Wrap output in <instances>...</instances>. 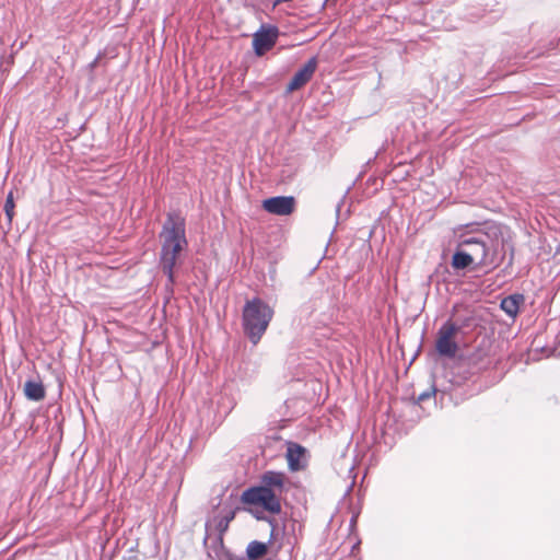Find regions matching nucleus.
<instances>
[{"mask_svg":"<svg viewBox=\"0 0 560 560\" xmlns=\"http://www.w3.org/2000/svg\"><path fill=\"white\" fill-rule=\"evenodd\" d=\"M317 65L318 62L316 57L308 59L307 62L292 77L287 85V91L293 92L303 88L313 78L317 69Z\"/></svg>","mask_w":560,"mask_h":560,"instance_id":"obj_9","label":"nucleus"},{"mask_svg":"<svg viewBox=\"0 0 560 560\" xmlns=\"http://www.w3.org/2000/svg\"><path fill=\"white\" fill-rule=\"evenodd\" d=\"M279 36V30L276 26H266L262 25L254 35H253V48L257 56L261 57L267 51L272 49L276 45Z\"/></svg>","mask_w":560,"mask_h":560,"instance_id":"obj_8","label":"nucleus"},{"mask_svg":"<svg viewBox=\"0 0 560 560\" xmlns=\"http://www.w3.org/2000/svg\"><path fill=\"white\" fill-rule=\"evenodd\" d=\"M253 508H248L247 511L257 520V521H265L267 522L270 527H271V530H270V538L271 539H276V529H277V526H278V523L277 521L273 518V517H270L268 515H266V512L260 506H255V505H252Z\"/></svg>","mask_w":560,"mask_h":560,"instance_id":"obj_17","label":"nucleus"},{"mask_svg":"<svg viewBox=\"0 0 560 560\" xmlns=\"http://www.w3.org/2000/svg\"><path fill=\"white\" fill-rule=\"evenodd\" d=\"M525 298L521 293L508 295L501 300V310L510 317L514 318L518 314L520 306L524 303Z\"/></svg>","mask_w":560,"mask_h":560,"instance_id":"obj_14","label":"nucleus"},{"mask_svg":"<svg viewBox=\"0 0 560 560\" xmlns=\"http://www.w3.org/2000/svg\"><path fill=\"white\" fill-rule=\"evenodd\" d=\"M287 476L284 472L267 470L259 477L257 485L245 489L241 501L246 505L260 506L269 514L281 513V495L287 492Z\"/></svg>","mask_w":560,"mask_h":560,"instance_id":"obj_1","label":"nucleus"},{"mask_svg":"<svg viewBox=\"0 0 560 560\" xmlns=\"http://www.w3.org/2000/svg\"><path fill=\"white\" fill-rule=\"evenodd\" d=\"M280 549H281V545H279V546L277 547L276 553H278V552L280 551Z\"/></svg>","mask_w":560,"mask_h":560,"instance_id":"obj_24","label":"nucleus"},{"mask_svg":"<svg viewBox=\"0 0 560 560\" xmlns=\"http://www.w3.org/2000/svg\"><path fill=\"white\" fill-rule=\"evenodd\" d=\"M463 327L464 324L458 325L451 319H447L441 325L435 339V351L440 357L446 359L455 358L459 349L455 337Z\"/></svg>","mask_w":560,"mask_h":560,"instance_id":"obj_5","label":"nucleus"},{"mask_svg":"<svg viewBox=\"0 0 560 560\" xmlns=\"http://www.w3.org/2000/svg\"><path fill=\"white\" fill-rule=\"evenodd\" d=\"M435 394H436V388L433 385V386H431V388H429V389L422 392L421 394H419V396L416 399V404H420L422 401H425V400L432 398L433 396H435Z\"/></svg>","mask_w":560,"mask_h":560,"instance_id":"obj_20","label":"nucleus"},{"mask_svg":"<svg viewBox=\"0 0 560 560\" xmlns=\"http://www.w3.org/2000/svg\"><path fill=\"white\" fill-rule=\"evenodd\" d=\"M127 560H139L137 556H129Z\"/></svg>","mask_w":560,"mask_h":560,"instance_id":"obj_22","label":"nucleus"},{"mask_svg":"<svg viewBox=\"0 0 560 560\" xmlns=\"http://www.w3.org/2000/svg\"><path fill=\"white\" fill-rule=\"evenodd\" d=\"M14 208H15V202H14L13 191L10 190L9 194L7 195L4 206H3V210H4L5 217L8 219L9 225H11L13 217H14Z\"/></svg>","mask_w":560,"mask_h":560,"instance_id":"obj_19","label":"nucleus"},{"mask_svg":"<svg viewBox=\"0 0 560 560\" xmlns=\"http://www.w3.org/2000/svg\"><path fill=\"white\" fill-rule=\"evenodd\" d=\"M340 207H341L340 205H338V206L336 207V212H337V214H338V213H339V211H340Z\"/></svg>","mask_w":560,"mask_h":560,"instance_id":"obj_23","label":"nucleus"},{"mask_svg":"<svg viewBox=\"0 0 560 560\" xmlns=\"http://www.w3.org/2000/svg\"><path fill=\"white\" fill-rule=\"evenodd\" d=\"M273 310L261 299L253 298L243 307L242 326L248 339L256 345L267 330Z\"/></svg>","mask_w":560,"mask_h":560,"instance_id":"obj_2","label":"nucleus"},{"mask_svg":"<svg viewBox=\"0 0 560 560\" xmlns=\"http://www.w3.org/2000/svg\"><path fill=\"white\" fill-rule=\"evenodd\" d=\"M24 395L28 400L40 401L46 396V390L40 381L27 380L24 384Z\"/></svg>","mask_w":560,"mask_h":560,"instance_id":"obj_16","label":"nucleus"},{"mask_svg":"<svg viewBox=\"0 0 560 560\" xmlns=\"http://www.w3.org/2000/svg\"><path fill=\"white\" fill-rule=\"evenodd\" d=\"M275 539H271L269 537L268 541L264 542V541H259V540H252L247 547H246V557L248 560H260L262 559L264 557H266L271 548L273 547L272 546V541Z\"/></svg>","mask_w":560,"mask_h":560,"instance_id":"obj_11","label":"nucleus"},{"mask_svg":"<svg viewBox=\"0 0 560 560\" xmlns=\"http://www.w3.org/2000/svg\"><path fill=\"white\" fill-rule=\"evenodd\" d=\"M451 266L456 273H459L460 271H466L469 268L471 270L481 269L480 267H476V261L471 258L470 255H468L465 252L464 248L459 247V244L457 245L456 249L452 255Z\"/></svg>","mask_w":560,"mask_h":560,"instance_id":"obj_10","label":"nucleus"},{"mask_svg":"<svg viewBox=\"0 0 560 560\" xmlns=\"http://www.w3.org/2000/svg\"><path fill=\"white\" fill-rule=\"evenodd\" d=\"M210 537L207 536L205 538V546L208 550V557L211 560H224L228 555V551L223 545V535L219 534L211 539V544L209 545Z\"/></svg>","mask_w":560,"mask_h":560,"instance_id":"obj_13","label":"nucleus"},{"mask_svg":"<svg viewBox=\"0 0 560 560\" xmlns=\"http://www.w3.org/2000/svg\"><path fill=\"white\" fill-rule=\"evenodd\" d=\"M278 560H293L290 552L282 553L279 556Z\"/></svg>","mask_w":560,"mask_h":560,"instance_id":"obj_21","label":"nucleus"},{"mask_svg":"<svg viewBox=\"0 0 560 560\" xmlns=\"http://www.w3.org/2000/svg\"><path fill=\"white\" fill-rule=\"evenodd\" d=\"M459 247L471 256L476 267L486 268V265H494L498 259H489V232H477L476 235L463 234L459 237Z\"/></svg>","mask_w":560,"mask_h":560,"instance_id":"obj_4","label":"nucleus"},{"mask_svg":"<svg viewBox=\"0 0 560 560\" xmlns=\"http://www.w3.org/2000/svg\"><path fill=\"white\" fill-rule=\"evenodd\" d=\"M235 517V510H228V511H222L218 517V522H217V530L219 532V534L223 535L228 528H229V525L230 523L234 520Z\"/></svg>","mask_w":560,"mask_h":560,"instance_id":"obj_18","label":"nucleus"},{"mask_svg":"<svg viewBox=\"0 0 560 560\" xmlns=\"http://www.w3.org/2000/svg\"><path fill=\"white\" fill-rule=\"evenodd\" d=\"M176 262L177 256L168 254L166 248L164 250L161 249L159 264L163 273L167 278V285H173L175 283L174 268Z\"/></svg>","mask_w":560,"mask_h":560,"instance_id":"obj_12","label":"nucleus"},{"mask_svg":"<svg viewBox=\"0 0 560 560\" xmlns=\"http://www.w3.org/2000/svg\"><path fill=\"white\" fill-rule=\"evenodd\" d=\"M489 232V259H498L494 265H486V268L494 269L499 267L505 259L506 253L510 252V258L508 266H512L514 259V247L513 245L506 244L503 235L500 233L498 228L491 229Z\"/></svg>","mask_w":560,"mask_h":560,"instance_id":"obj_6","label":"nucleus"},{"mask_svg":"<svg viewBox=\"0 0 560 560\" xmlns=\"http://www.w3.org/2000/svg\"><path fill=\"white\" fill-rule=\"evenodd\" d=\"M305 454V448L296 443H290L287 450L288 467L291 471H299L303 468L301 457Z\"/></svg>","mask_w":560,"mask_h":560,"instance_id":"obj_15","label":"nucleus"},{"mask_svg":"<svg viewBox=\"0 0 560 560\" xmlns=\"http://www.w3.org/2000/svg\"><path fill=\"white\" fill-rule=\"evenodd\" d=\"M160 237L163 240L161 249H167L168 254L179 256L188 245L186 238L185 219L178 213L168 212L162 225Z\"/></svg>","mask_w":560,"mask_h":560,"instance_id":"obj_3","label":"nucleus"},{"mask_svg":"<svg viewBox=\"0 0 560 560\" xmlns=\"http://www.w3.org/2000/svg\"><path fill=\"white\" fill-rule=\"evenodd\" d=\"M261 208L270 214L287 217L294 212L296 199L294 196H273L264 199Z\"/></svg>","mask_w":560,"mask_h":560,"instance_id":"obj_7","label":"nucleus"}]
</instances>
